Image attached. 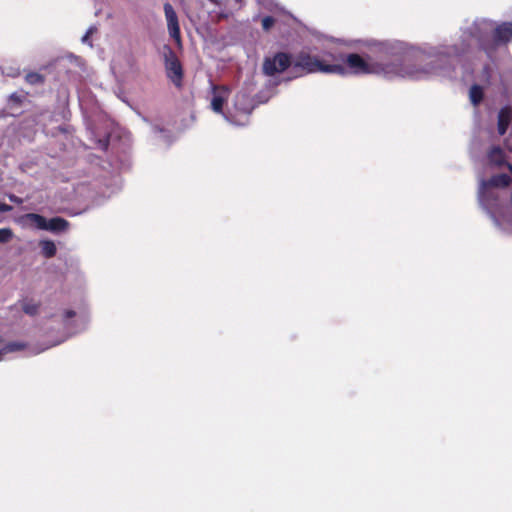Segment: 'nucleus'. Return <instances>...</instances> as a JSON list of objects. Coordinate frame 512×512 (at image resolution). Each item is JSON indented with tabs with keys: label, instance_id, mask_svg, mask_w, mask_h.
I'll return each instance as SVG.
<instances>
[{
	"label": "nucleus",
	"instance_id": "nucleus-6",
	"mask_svg": "<svg viewBox=\"0 0 512 512\" xmlns=\"http://www.w3.org/2000/svg\"><path fill=\"white\" fill-rule=\"evenodd\" d=\"M512 122V108L511 106H504L500 109L498 113V123H497V130L499 135H504L509 125Z\"/></svg>",
	"mask_w": 512,
	"mask_h": 512
},
{
	"label": "nucleus",
	"instance_id": "nucleus-17",
	"mask_svg": "<svg viewBox=\"0 0 512 512\" xmlns=\"http://www.w3.org/2000/svg\"><path fill=\"white\" fill-rule=\"evenodd\" d=\"M25 81L30 85H40L45 82V77L37 72H29L25 75Z\"/></svg>",
	"mask_w": 512,
	"mask_h": 512
},
{
	"label": "nucleus",
	"instance_id": "nucleus-12",
	"mask_svg": "<svg viewBox=\"0 0 512 512\" xmlns=\"http://www.w3.org/2000/svg\"><path fill=\"white\" fill-rule=\"evenodd\" d=\"M39 246L41 248V254L45 258H52L56 255L57 248L55 243L52 240H41L39 242Z\"/></svg>",
	"mask_w": 512,
	"mask_h": 512
},
{
	"label": "nucleus",
	"instance_id": "nucleus-26",
	"mask_svg": "<svg viewBox=\"0 0 512 512\" xmlns=\"http://www.w3.org/2000/svg\"><path fill=\"white\" fill-rule=\"evenodd\" d=\"M228 119L230 120V122H233V123H235V124H239L238 122H236V121L233 119V117L228 118Z\"/></svg>",
	"mask_w": 512,
	"mask_h": 512
},
{
	"label": "nucleus",
	"instance_id": "nucleus-18",
	"mask_svg": "<svg viewBox=\"0 0 512 512\" xmlns=\"http://www.w3.org/2000/svg\"><path fill=\"white\" fill-rule=\"evenodd\" d=\"M22 309L26 314L34 316L38 313L39 304L34 303L33 301H25L22 305Z\"/></svg>",
	"mask_w": 512,
	"mask_h": 512
},
{
	"label": "nucleus",
	"instance_id": "nucleus-8",
	"mask_svg": "<svg viewBox=\"0 0 512 512\" xmlns=\"http://www.w3.org/2000/svg\"><path fill=\"white\" fill-rule=\"evenodd\" d=\"M487 159L489 164L495 167H507V164H509L506 161L505 152L500 146L491 147V149L487 152Z\"/></svg>",
	"mask_w": 512,
	"mask_h": 512
},
{
	"label": "nucleus",
	"instance_id": "nucleus-21",
	"mask_svg": "<svg viewBox=\"0 0 512 512\" xmlns=\"http://www.w3.org/2000/svg\"><path fill=\"white\" fill-rule=\"evenodd\" d=\"M9 101L13 102L16 105H20L22 103V96L17 93H12L9 96Z\"/></svg>",
	"mask_w": 512,
	"mask_h": 512
},
{
	"label": "nucleus",
	"instance_id": "nucleus-2",
	"mask_svg": "<svg viewBox=\"0 0 512 512\" xmlns=\"http://www.w3.org/2000/svg\"><path fill=\"white\" fill-rule=\"evenodd\" d=\"M293 71L297 76L314 72L345 75L346 67L341 64H327L317 57H313L308 53L301 52L297 55L293 63Z\"/></svg>",
	"mask_w": 512,
	"mask_h": 512
},
{
	"label": "nucleus",
	"instance_id": "nucleus-4",
	"mask_svg": "<svg viewBox=\"0 0 512 512\" xmlns=\"http://www.w3.org/2000/svg\"><path fill=\"white\" fill-rule=\"evenodd\" d=\"M166 75L171 82L178 88L182 86L183 67L175 52L169 50L165 55Z\"/></svg>",
	"mask_w": 512,
	"mask_h": 512
},
{
	"label": "nucleus",
	"instance_id": "nucleus-28",
	"mask_svg": "<svg viewBox=\"0 0 512 512\" xmlns=\"http://www.w3.org/2000/svg\"><path fill=\"white\" fill-rule=\"evenodd\" d=\"M0 342H2V338L0 337Z\"/></svg>",
	"mask_w": 512,
	"mask_h": 512
},
{
	"label": "nucleus",
	"instance_id": "nucleus-3",
	"mask_svg": "<svg viewBox=\"0 0 512 512\" xmlns=\"http://www.w3.org/2000/svg\"><path fill=\"white\" fill-rule=\"evenodd\" d=\"M292 57L285 52H278L273 57H266L263 62V73L267 76H274L282 73L290 66L293 67Z\"/></svg>",
	"mask_w": 512,
	"mask_h": 512
},
{
	"label": "nucleus",
	"instance_id": "nucleus-22",
	"mask_svg": "<svg viewBox=\"0 0 512 512\" xmlns=\"http://www.w3.org/2000/svg\"><path fill=\"white\" fill-rule=\"evenodd\" d=\"M76 315V312L74 310L68 309L64 312V319H70L73 318Z\"/></svg>",
	"mask_w": 512,
	"mask_h": 512
},
{
	"label": "nucleus",
	"instance_id": "nucleus-15",
	"mask_svg": "<svg viewBox=\"0 0 512 512\" xmlns=\"http://www.w3.org/2000/svg\"><path fill=\"white\" fill-rule=\"evenodd\" d=\"M225 101H226V98L223 95L215 92L212 97V100H211L212 110L216 113L222 114Z\"/></svg>",
	"mask_w": 512,
	"mask_h": 512
},
{
	"label": "nucleus",
	"instance_id": "nucleus-25",
	"mask_svg": "<svg viewBox=\"0 0 512 512\" xmlns=\"http://www.w3.org/2000/svg\"><path fill=\"white\" fill-rule=\"evenodd\" d=\"M507 169L511 172L512 174V164H507Z\"/></svg>",
	"mask_w": 512,
	"mask_h": 512
},
{
	"label": "nucleus",
	"instance_id": "nucleus-9",
	"mask_svg": "<svg viewBox=\"0 0 512 512\" xmlns=\"http://www.w3.org/2000/svg\"><path fill=\"white\" fill-rule=\"evenodd\" d=\"M494 39L497 42L506 43L512 40V23L504 22L494 30Z\"/></svg>",
	"mask_w": 512,
	"mask_h": 512
},
{
	"label": "nucleus",
	"instance_id": "nucleus-24",
	"mask_svg": "<svg viewBox=\"0 0 512 512\" xmlns=\"http://www.w3.org/2000/svg\"><path fill=\"white\" fill-rule=\"evenodd\" d=\"M10 199L13 201V202H16V203H21L22 201L20 199H18L16 196H11Z\"/></svg>",
	"mask_w": 512,
	"mask_h": 512
},
{
	"label": "nucleus",
	"instance_id": "nucleus-23",
	"mask_svg": "<svg viewBox=\"0 0 512 512\" xmlns=\"http://www.w3.org/2000/svg\"><path fill=\"white\" fill-rule=\"evenodd\" d=\"M12 209L11 206L5 204V203H0V212H8Z\"/></svg>",
	"mask_w": 512,
	"mask_h": 512
},
{
	"label": "nucleus",
	"instance_id": "nucleus-11",
	"mask_svg": "<svg viewBox=\"0 0 512 512\" xmlns=\"http://www.w3.org/2000/svg\"><path fill=\"white\" fill-rule=\"evenodd\" d=\"M510 184H511V178L509 175H507L505 173L493 175L488 180V185H490L492 187H497V188H506Z\"/></svg>",
	"mask_w": 512,
	"mask_h": 512
},
{
	"label": "nucleus",
	"instance_id": "nucleus-10",
	"mask_svg": "<svg viewBox=\"0 0 512 512\" xmlns=\"http://www.w3.org/2000/svg\"><path fill=\"white\" fill-rule=\"evenodd\" d=\"M69 227V222L62 217H53L50 220H47V228L45 230L51 232H62L67 230Z\"/></svg>",
	"mask_w": 512,
	"mask_h": 512
},
{
	"label": "nucleus",
	"instance_id": "nucleus-20",
	"mask_svg": "<svg viewBox=\"0 0 512 512\" xmlns=\"http://www.w3.org/2000/svg\"><path fill=\"white\" fill-rule=\"evenodd\" d=\"M275 24V19L272 16H265L262 19V27L265 31L270 30Z\"/></svg>",
	"mask_w": 512,
	"mask_h": 512
},
{
	"label": "nucleus",
	"instance_id": "nucleus-1",
	"mask_svg": "<svg viewBox=\"0 0 512 512\" xmlns=\"http://www.w3.org/2000/svg\"><path fill=\"white\" fill-rule=\"evenodd\" d=\"M345 63L353 74L373 73L389 79L402 77L418 80L431 73L430 70L419 69L415 65L405 63L398 56L380 62H367L360 55L352 53L347 55Z\"/></svg>",
	"mask_w": 512,
	"mask_h": 512
},
{
	"label": "nucleus",
	"instance_id": "nucleus-27",
	"mask_svg": "<svg viewBox=\"0 0 512 512\" xmlns=\"http://www.w3.org/2000/svg\"><path fill=\"white\" fill-rule=\"evenodd\" d=\"M87 38H88V34H86V35L83 37V40L85 41Z\"/></svg>",
	"mask_w": 512,
	"mask_h": 512
},
{
	"label": "nucleus",
	"instance_id": "nucleus-7",
	"mask_svg": "<svg viewBox=\"0 0 512 512\" xmlns=\"http://www.w3.org/2000/svg\"><path fill=\"white\" fill-rule=\"evenodd\" d=\"M235 110L248 118L252 113L253 105L249 95L246 93H239L235 97L234 103Z\"/></svg>",
	"mask_w": 512,
	"mask_h": 512
},
{
	"label": "nucleus",
	"instance_id": "nucleus-14",
	"mask_svg": "<svg viewBox=\"0 0 512 512\" xmlns=\"http://www.w3.org/2000/svg\"><path fill=\"white\" fill-rule=\"evenodd\" d=\"M26 218L30 220L38 229L45 230L47 228V219L36 213H29Z\"/></svg>",
	"mask_w": 512,
	"mask_h": 512
},
{
	"label": "nucleus",
	"instance_id": "nucleus-13",
	"mask_svg": "<svg viewBox=\"0 0 512 512\" xmlns=\"http://www.w3.org/2000/svg\"><path fill=\"white\" fill-rule=\"evenodd\" d=\"M469 98L474 106H478L484 98L483 88L478 84H473L469 90Z\"/></svg>",
	"mask_w": 512,
	"mask_h": 512
},
{
	"label": "nucleus",
	"instance_id": "nucleus-16",
	"mask_svg": "<svg viewBox=\"0 0 512 512\" xmlns=\"http://www.w3.org/2000/svg\"><path fill=\"white\" fill-rule=\"evenodd\" d=\"M25 347H26V344H24L22 342H9L8 344H6L4 347H2L0 349V357L2 355L8 354V353L24 350Z\"/></svg>",
	"mask_w": 512,
	"mask_h": 512
},
{
	"label": "nucleus",
	"instance_id": "nucleus-19",
	"mask_svg": "<svg viewBox=\"0 0 512 512\" xmlns=\"http://www.w3.org/2000/svg\"><path fill=\"white\" fill-rule=\"evenodd\" d=\"M12 236H13V233H12L11 229H9V228H1L0 229V242L1 243H6V242L10 241Z\"/></svg>",
	"mask_w": 512,
	"mask_h": 512
},
{
	"label": "nucleus",
	"instance_id": "nucleus-5",
	"mask_svg": "<svg viewBox=\"0 0 512 512\" xmlns=\"http://www.w3.org/2000/svg\"><path fill=\"white\" fill-rule=\"evenodd\" d=\"M164 13L170 37L173 38L177 43H181V31L178 22V16L170 3L164 4Z\"/></svg>",
	"mask_w": 512,
	"mask_h": 512
}]
</instances>
